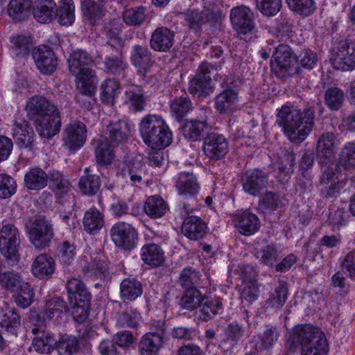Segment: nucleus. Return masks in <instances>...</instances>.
Returning a JSON list of instances; mask_svg holds the SVG:
<instances>
[{
  "mask_svg": "<svg viewBox=\"0 0 355 355\" xmlns=\"http://www.w3.org/2000/svg\"><path fill=\"white\" fill-rule=\"evenodd\" d=\"M55 348L60 355H73L80 349V340L73 335H62L55 343Z\"/></svg>",
  "mask_w": 355,
  "mask_h": 355,
  "instance_id": "nucleus-35",
  "label": "nucleus"
},
{
  "mask_svg": "<svg viewBox=\"0 0 355 355\" xmlns=\"http://www.w3.org/2000/svg\"><path fill=\"white\" fill-rule=\"evenodd\" d=\"M46 2L35 1L33 5V15L40 23L47 24L51 22L56 17L54 10L55 3L52 0H44Z\"/></svg>",
  "mask_w": 355,
  "mask_h": 355,
  "instance_id": "nucleus-27",
  "label": "nucleus"
},
{
  "mask_svg": "<svg viewBox=\"0 0 355 355\" xmlns=\"http://www.w3.org/2000/svg\"><path fill=\"white\" fill-rule=\"evenodd\" d=\"M126 103L130 104L135 110L140 111L143 110L144 105V100L143 94L137 92L135 89H129L125 92Z\"/></svg>",
  "mask_w": 355,
  "mask_h": 355,
  "instance_id": "nucleus-64",
  "label": "nucleus"
},
{
  "mask_svg": "<svg viewBox=\"0 0 355 355\" xmlns=\"http://www.w3.org/2000/svg\"><path fill=\"white\" fill-rule=\"evenodd\" d=\"M238 96L232 89H227L216 97V107L220 113H226L235 108Z\"/></svg>",
  "mask_w": 355,
  "mask_h": 355,
  "instance_id": "nucleus-38",
  "label": "nucleus"
},
{
  "mask_svg": "<svg viewBox=\"0 0 355 355\" xmlns=\"http://www.w3.org/2000/svg\"><path fill=\"white\" fill-rule=\"evenodd\" d=\"M116 53L108 55L104 61L105 68L119 78L127 76V64L123 61L122 55V43L121 40H114Z\"/></svg>",
  "mask_w": 355,
  "mask_h": 355,
  "instance_id": "nucleus-19",
  "label": "nucleus"
},
{
  "mask_svg": "<svg viewBox=\"0 0 355 355\" xmlns=\"http://www.w3.org/2000/svg\"><path fill=\"white\" fill-rule=\"evenodd\" d=\"M56 17L60 25L69 26L73 22L75 15L72 0H61Z\"/></svg>",
  "mask_w": 355,
  "mask_h": 355,
  "instance_id": "nucleus-49",
  "label": "nucleus"
},
{
  "mask_svg": "<svg viewBox=\"0 0 355 355\" xmlns=\"http://www.w3.org/2000/svg\"><path fill=\"white\" fill-rule=\"evenodd\" d=\"M109 138L113 144H119L125 140L129 128L128 124L123 121L111 123L108 125Z\"/></svg>",
  "mask_w": 355,
  "mask_h": 355,
  "instance_id": "nucleus-44",
  "label": "nucleus"
},
{
  "mask_svg": "<svg viewBox=\"0 0 355 355\" xmlns=\"http://www.w3.org/2000/svg\"><path fill=\"white\" fill-rule=\"evenodd\" d=\"M205 297L200 291L196 288H188L181 299V305L187 310H194L198 309Z\"/></svg>",
  "mask_w": 355,
  "mask_h": 355,
  "instance_id": "nucleus-48",
  "label": "nucleus"
},
{
  "mask_svg": "<svg viewBox=\"0 0 355 355\" xmlns=\"http://www.w3.org/2000/svg\"><path fill=\"white\" fill-rule=\"evenodd\" d=\"M174 36V32L166 27L157 28L151 34V49L157 51H168L173 45Z\"/></svg>",
  "mask_w": 355,
  "mask_h": 355,
  "instance_id": "nucleus-20",
  "label": "nucleus"
},
{
  "mask_svg": "<svg viewBox=\"0 0 355 355\" xmlns=\"http://www.w3.org/2000/svg\"><path fill=\"white\" fill-rule=\"evenodd\" d=\"M86 126L83 122L73 121L64 130V141L70 150H76L83 145L86 139Z\"/></svg>",
  "mask_w": 355,
  "mask_h": 355,
  "instance_id": "nucleus-14",
  "label": "nucleus"
},
{
  "mask_svg": "<svg viewBox=\"0 0 355 355\" xmlns=\"http://www.w3.org/2000/svg\"><path fill=\"white\" fill-rule=\"evenodd\" d=\"M28 113L34 119L39 116H44L46 114L60 113L54 103L42 96H34L26 103Z\"/></svg>",
  "mask_w": 355,
  "mask_h": 355,
  "instance_id": "nucleus-16",
  "label": "nucleus"
},
{
  "mask_svg": "<svg viewBox=\"0 0 355 355\" xmlns=\"http://www.w3.org/2000/svg\"><path fill=\"white\" fill-rule=\"evenodd\" d=\"M267 184V175L259 170L248 171L242 177L243 190L253 196L259 195Z\"/></svg>",
  "mask_w": 355,
  "mask_h": 355,
  "instance_id": "nucleus-11",
  "label": "nucleus"
},
{
  "mask_svg": "<svg viewBox=\"0 0 355 355\" xmlns=\"http://www.w3.org/2000/svg\"><path fill=\"white\" fill-rule=\"evenodd\" d=\"M68 311L69 307L67 302L60 297H55L46 302L42 316L44 320L50 321L59 318L62 313Z\"/></svg>",
  "mask_w": 355,
  "mask_h": 355,
  "instance_id": "nucleus-29",
  "label": "nucleus"
},
{
  "mask_svg": "<svg viewBox=\"0 0 355 355\" xmlns=\"http://www.w3.org/2000/svg\"><path fill=\"white\" fill-rule=\"evenodd\" d=\"M49 187L55 195L61 196L70 189V184L61 173L53 172L49 175Z\"/></svg>",
  "mask_w": 355,
  "mask_h": 355,
  "instance_id": "nucleus-52",
  "label": "nucleus"
},
{
  "mask_svg": "<svg viewBox=\"0 0 355 355\" xmlns=\"http://www.w3.org/2000/svg\"><path fill=\"white\" fill-rule=\"evenodd\" d=\"M82 11L90 24L94 25L104 15V0H83Z\"/></svg>",
  "mask_w": 355,
  "mask_h": 355,
  "instance_id": "nucleus-24",
  "label": "nucleus"
},
{
  "mask_svg": "<svg viewBox=\"0 0 355 355\" xmlns=\"http://www.w3.org/2000/svg\"><path fill=\"white\" fill-rule=\"evenodd\" d=\"M218 14L210 10H205L201 12L198 10H187L184 13V18L190 28L197 30L207 21H215Z\"/></svg>",
  "mask_w": 355,
  "mask_h": 355,
  "instance_id": "nucleus-26",
  "label": "nucleus"
},
{
  "mask_svg": "<svg viewBox=\"0 0 355 355\" xmlns=\"http://www.w3.org/2000/svg\"><path fill=\"white\" fill-rule=\"evenodd\" d=\"M235 225L241 234L250 236L258 231L260 222L255 214L245 211L236 217Z\"/></svg>",
  "mask_w": 355,
  "mask_h": 355,
  "instance_id": "nucleus-23",
  "label": "nucleus"
},
{
  "mask_svg": "<svg viewBox=\"0 0 355 355\" xmlns=\"http://www.w3.org/2000/svg\"><path fill=\"white\" fill-rule=\"evenodd\" d=\"M175 187L178 194L185 197H192L198 193L200 187L196 176L190 173H181L179 174Z\"/></svg>",
  "mask_w": 355,
  "mask_h": 355,
  "instance_id": "nucleus-22",
  "label": "nucleus"
},
{
  "mask_svg": "<svg viewBox=\"0 0 355 355\" xmlns=\"http://www.w3.org/2000/svg\"><path fill=\"white\" fill-rule=\"evenodd\" d=\"M141 256L146 264L153 267L162 266L165 260L163 250L158 245L154 243L144 245Z\"/></svg>",
  "mask_w": 355,
  "mask_h": 355,
  "instance_id": "nucleus-28",
  "label": "nucleus"
},
{
  "mask_svg": "<svg viewBox=\"0 0 355 355\" xmlns=\"http://www.w3.org/2000/svg\"><path fill=\"white\" fill-rule=\"evenodd\" d=\"M336 69L351 71L355 69V42L346 40L339 43L338 51L331 58Z\"/></svg>",
  "mask_w": 355,
  "mask_h": 355,
  "instance_id": "nucleus-7",
  "label": "nucleus"
},
{
  "mask_svg": "<svg viewBox=\"0 0 355 355\" xmlns=\"http://www.w3.org/2000/svg\"><path fill=\"white\" fill-rule=\"evenodd\" d=\"M324 100L330 109L338 110L344 101V93L337 87H331L325 92Z\"/></svg>",
  "mask_w": 355,
  "mask_h": 355,
  "instance_id": "nucleus-55",
  "label": "nucleus"
},
{
  "mask_svg": "<svg viewBox=\"0 0 355 355\" xmlns=\"http://www.w3.org/2000/svg\"><path fill=\"white\" fill-rule=\"evenodd\" d=\"M296 58L291 48L285 44L279 45L271 61V67L275 73L287 71L296 63Z\"/></svg>",
  "mask_w": 355,
  "mask_h": 355,
  "instance_id": "nucleus-15",
  "label": "nucleus"
},
{
  "mask_svg": "<svg viewBox=\"0 0 355 355\" xmlns=\"http://www.w3.org/2000/svg\"><path fill=\"white\" fill-rule=\"evenodd\" d=\"M260 261L266 266L272 267L279 257V252L275 245L271 243L260 250Z\"/></svg>",
  "mask_w": 355,
  "mask_h": 355,
  "instance_id": "nucleus-57",
  "label": "nucleus"
},
{
  "mask_svg": "<svg viewBox=\"0 0 355 355\" xmlns=\"http://www.w3.org/2000/svg\"><path fill=\"white\" fill-rule=\"evenodd\" d=\"M167 209V205L164 200L159 196H150L147 198L145 205V212L151 218H160Z\"/></svg>",
  "mask_w": 355,
  "mask_h": 355,
  "instance_id": "nucleus-43",
  "label": "nucleus"
},
{
  "mask_svg": "<svg viewBox=\"0 0 355 355\" xmlns=\"http://www.w3.org/2000/svg\"><path fill=\"white\" fill-rule=\"evenodd\" d=\"M32 6L31 0H11L8 12L13 19L23 21L30 15Z\"/></svg>",
  "mask_w": 355,
  "mask_h": 355,
  "instance_id": "nucleus-34",
  "label": "nucleus"
},
{
  "mask_svg": "<svg viewBox=\"0 0 355 355\" xmlns=\"http://www.w3.org/2000/svg\"><path fill=\"white\" fill-rule=\"evenodd\" d=\"M293 334L301 346L302 355H327L328 344L320 329L309 324L297 326Z\"/></svg>",
  "mask_w": 355,
  "mask_h": 355,
  "instance_id": "nucleus-4",
  "label": "nucleus"
},
{
  "mask_svg": "<svg viewBox=\"0 0 355 355\" xmlns=\"http://www.w3.org/2000/svg\"><path fill=\"white\" fill-rule=\"evenodd\" d=\"M206 223L200 218L191 216L186 218L182 225V232L189 239L197 241L207 233Z\"/></svg>",
  "mask_w": 355,
  "mask_h": 355,
  "instance_id": "nucleus-21",
  "label": "nucleus"
},
{
  "mask_svg": "<svg viewBox=\"0 0 355 355\" xmlns=\"http://www.w3.org/2000/svg\"><path fill=\"white\" fill-rule=\"evenodd\" d=\"M131 61L137 67L138 74L145 79L153 64L148 49L145 46L135 45L131 53Z\"/></svg>",
  "mask_w": 355,
  "mask_h": 355,
  "instance_id": "nucleus-13",
  "label": "nucleus"
},
{
  "mask_svg": "<svg viewBox=\"0 0 355 355\" xmlns=\"http://www.w3.org/2000/svg\"><path fill=\"white\" fill-rule=\"evenodd\" d=\"M33 58L37 69L42 73L50 74L58 66L57 59L53 50L46 46H40L33 50Z\"/></svg>",
  "mask_w": 355,
  "mask_h": 355,
  "instance_id": "nucleus-10",
  "label": "nucleus"
},
{
  "mask_svg": "<svg viewBox=\"0 0 355 355\" xmlns=\"http://www.w3.org/2000/svg\"><path fill=\"white\" fill-rule=\"evenodd\" d=\"M198 314L202 320H208L211 317L218 313V310L222 309V302L219 300L215 301V303L211 302L207 297H205L200 305L198 307Z\"/></svg>",
  "mask_w": 355,
  "mask_h": 355,
  "instance_id": "nucleus-51",
  "label": "nucleus"
},
{
  "mask_svg": "<svg viewBox=\"0 0 355 355\" xmlns=\"http://www.w3.org/2000/svg\"><path fill=\"white\" fill-rule=\"evenodd\" d=\"M200 275L191 267L185 268L181 272L179 282L183 287H191L200 282Z\"/></svg>",
  "mask_w": 355,
  "mask_h": 355,
  "instance_id": "nucleus-61",
  "label": "nucleus"
},
{
  "mask_svg": "<svg viewBox=\"0 0 355 355\" xmlns=\"http://www.w3.org/2000/svg\"><path fill=\"white\" fill-rule=\"evenodd\" d=\"M31 270L33 274L40 279L49 277L55 270L54 260L46 254H42L34 260Z\"/></svg>",
  "mask_w": 355,
  "mask_h": 355,
  "instance_id": "nucleus-25",
  "label": "nucleus"
},
{
  "mask_svg": "<svg viewBox=\"0 0 355 355\" xmlns=\"http://www.w3.org/2000/svg\"><path fill=\"white\" fill-rule=\"evenodd\" d=\"M288 7L294 12L304 16L311 14L315 7L313 0H286Z\"/></svg>",
  "mask_w": 355,
  "mask_h": 355,
  "instance_id": "nucleus-56",
  "label": "nucleus"
},
{
  "mask_svg": "<svg viewBox=\"0 0 355 355\" xmlns=\"http://www.w3.org/2000/svg\"><path fill=\"white\" fill-rule=\"evenodd\" d=\"M114 243L119 247L130 250L135 247L137 241V233L135 230L125 223H116L110 230Z\"/></svg>",
  "mask_w": 355,
  "mask_h": 355,
  "instance_id": "nucleus-8",
  "label": "nucleus"
},
{
  "mask_svg": "<svg viewBox=\"0 0 355 355\" xmlns=\"http://www.w3.org/2000/svg\"><path fill=\"white\" fill-rule=\"evenodd\" d=\"M26 229L31 243L39 250L48 248L54 236L52 225L42 217L29 220Z\"/></svg>",
  "mask_w": 355,
  "mask_h": 355,
  "instance_id": "nucleus-5",
  "label": "nucleus"
},
{
  "mask_svg": "<svg viewBox=\"0 0 355 355\" xmlns=\"http://www.w3.org/2000/svg\"><path fill=\"white\" fill-rule=\"evenodd\" d=\"M20 325V317L14 309L7 311L0 319V326L12 334H17Z\"/></svg>",
  "mask_w": 355,
  "mask_h": 355,
  "instance_id": "nucleus-50",
  "label": "nucleus"
},
{
  "mask_svg": "<svg viewBox=\"0 0 355 355\" xmlns=\"http://www.w3.org/2000/svg\"><path fill=\"white\" fill-rule=\"evenodd\" d=\"M95 155L98 165H109L113 161L114 153L112 146L108 143L106 137H101L96 141Z\"/></svg>",
  "mask_w": 355,
  "mask_h": 355,
  "instance_id": "nucleus-32",
  "label": "nucleus"
},
{
  "mask_svg": "<svg viewBox=\"0 0 355 355\" xmlns=\"http://www.w3.org/2000/svg\"><path fill=\"white\" fill-rule=\"evenodd\" d=\"M49 182V175L40 168L35 167L25 175L24 182L26 187L31 190H40L44 188Z\"/></svg>",
  "mask_w": 355,
  "mask_h": 355,
  "instance_id": "nucleus-30",
  "label": "nucleus"
},
{
  "mask_svg": "<svg viewBox=\"0 0 355 355\" xmlns=\"http://www.w3.org/2000/svg\"><path fill=\"white\" fill-rule=\"evenodd\" d=\"M196 74L189 83V90L191 94L197 95L198 97L207 96L212 92L213 87L211 85V78L200 76Z\"/></svg>",
  "mask_w": 355,
  "mask_h": 355,
  "instance_id": "nucleus-41",
  "label": "nucleus"
},
{
  "mask_svg": "<svg viewBox=\"0 0 355 355\" xmlns=\"http://www.w3.org/2000/svg\"><path fill=\"white\" fill-rule=\"evenodd\" d=\"M338 145L339 141L332 132H325L320 135L318 141L317 152L319 155L329 158Z\"/></svg>",
  "mask_w": 355,
  "mask_h": 355,
  "instance_id": "nucleus-36",
  "label": "nucleus"
},
{
  "mask_svg": "<svg viewBox=\"0 0 355 355\" xmlns=\"http://www.w3.org/2000/svg\"><path fill=\"white\" fill-rule=\"evenodd\" d=\"M164 336L165 329L163 327L146 333L139 343L140 355H157L163 346Z\"/></svg>",
  "mask_w": 355,
  "mask_h": 355,
  "instance_id": "nucleus-9",
  "label": "nucleus"
},
{
  "mask_svg": "<svg viewBox=\"0 0 355 355\" xmlns=\"http://www.w3.org/2000/svg\"><path fill=\"white\" fill-rule=\"evenodd\" d=\"M16 187L12 178L6 174H0V198H9L15 193Z\"/></svg>",
  "mask_w": 355,
  "mask_h": 355,
  "instance_id": "nucleus-59",
  "label": "nucleus"
},
{
  "mask_svg": "<svg viewBox=\"0 0 355 355\" xmlns=\"http://www.w3.org/2000/svg\"><path fill=\"white\" fill-rule=\"evenodd\" d=\"M34 132L27 123H22L17 125L14 130L13 138L16 145L19 148H30L33 141Z\"/></svg>",
  "mask_w": 355,
  "mask_h": 355,
  "instance_id": "nucleus-33",
  "label": "nucleus"
},
{
  "mask_svg": "<svg viewBox=\"0 0 355 355\" xmlns=\"http://www.w3.org/2000/svg\"><path fill=\"white\" fill-rule=\"evenodd\" d=\"M83 225L87 232L94 233L101 230L103 226V215L96 208L92 207L85 212Z\"/></svg>",
  "mask_w": 355,
  "mask_h": 355,
  "instance_id": "nucleus-39",
  "label": "nucleus"
},
{
  "mask_svg": "<svg viewBox=\"0 0 355 355\" xmlns=\"http://www.w3.org/2000/svg\"><path fill=\"white\" fill-rule=\"evenodd\" d=\"M39 135L44 138H51L60 131L61 119L60 113L46 114L35 119Z\"/></svg>",
  "mask_w": 355,
  "mask_h": 355,
  "instance_id": "nucleus-18",
  "label": "nucleus"
},
{
  "mask_svg": "<svg viewBox=\"0 0 355 355\" xmlns=\"http://www.w3.org/2000/svg\"><path fill=\"white\" fill-rule=\"evenodd\" d=\"M89 168H85V175L81 177L79 186L81 191L87 195H94L100 188L101 180L99 176L89 173Z\"/></svg>",
  "mask_w": 355,
  "mask_h": 355,
  "instance_id": "nucleus-42",
  "label": "nucleus"
},
{
  "mask_svg": "<svg viewBox=\"0 0 355 355\" xmlns=\"http://www.w3.org/2000/svg\"><path fill=\"white\" fill-rule=\"evenodd\" d=\"M13 51L17 56L24 57L28 53L32 48L30 40L24 35H18L12 40Z\"/></svg>",
  "mask_w": 355,
  "mask_h": 355,
  "instance_id": "nucleus-63",
  "label": "nucleus"
},
{
  "mask_svg": "<svg viewBox=\"0 0 355 355\" xmlns=\"http://www.w3.org/2000/svg\"><path fill=\"white\" fill-rule=\"evenodd\" d=\"M119 83L115 79H107L101 87V100L103 103L113 105L115 98L119 93Z\"/></svg>",
  "mask_w": 355,
  "mask_h": 355,
  "instance_id": "nucleus-46",
  "label": "nucleus"
},
{
  "mask_svg": "<svg viewBox=\"0 0 355 355\" xmlns=\"http://www.w3.org/2000/svg\"><path fill=\"white\" fill-rule=\"evenodd\" d=\"M315 110L311 107L300 110L284 106L277 114V122L287 137L293 142L303 141L314 125Z\"/></svg>",
  "mask_w": 355,
  "mask_h": 355,
  "instance_id": "nucleus-1",
  "label": "nucleus"
},
{
  "mask_svg": "<svg viewBox=\"0 0 355 355\" xmlns=\"http://www.w3.org/2000/svg\"><path fill=\"white\" fill-rule=\"evenodd\" d=\"M141 319L140 314L132 309L126 310L119 314L118 324L122 327H137Z\"/></svg>",
  "mask_w": 355,
  "mask_h": 355,
  "instance_id": "nucleus-58",
  "label": "nucleus"
},
{
  "mask_svg": "<svg viewBox=\"0 0 355 355\" xmlns=\"http://www.w3.org/2000/svg\"><path fill=\"white\" fill-rule=\"evenodd\" d=\"M257 7L266 16L276 15L282 8V0H257Z\"/></svg>",
  "mask_w": 355,
  "mask_h": 355,
  "instance_id": "nucleus-60",
  "label": "nucleus"
},
{
  "mask_svg": "<svg viewBox=\"0 0 355 355\" xmlns=\"http://www.w3.org/2000/svg\"><path fill=\"white\" fill-rule=\"evenodd\" d=\"M207 123L187 121L183 128L185 137L193 141L200 140L207 134Z\"/></svg>",
  "mask_w": 355,
  "mask_h": 355,
  "instance_id": "nucleus-47",
  "label": "nucleus"
},
{
  "mask_svg": "<svg viewBox=\"0 0 355 355\" xmlns=\"http://www.w3.org/2000/svg\"><path fill=\"white\" fill-rule=\"evenodd\" d=\"M20 243L18 229L12 224H6L0 230V251L8 259L16 260Z\"/></svg>",
  "mask_w": 355,
  "mask_h": 355,
  "instance_id": "nucleus-6",
  "label": "nucleus"
},
{
  "mask_svg": "<svg viewBox=\"0 0 355 355\" xmlns=\"http://www.w3.org/2000/svg\"><path fill=\"white\" fill-rule=\"evenodd\" d=\"M141 137L152 149L167 147L172 141V134L161 117L157 115L146 116L140 123Z\"/></svg>",
  "mask_w": 355,
  "mask_h": 355,
  "instance_id": "nucleus-3",
  "label": "nucleus"
},
{
  "mask_svg": "<svg viewBox=\"0 0 355 355\" xmlns=\"http://www.w3.org/2000/svg\"><path fill=\"white\" fill-rule=\"evenodd\" d=\"M70 72L76 78V87L84 95L94 93L96 78L90 69L94 64L92 56L84 50L74 51L68 59Z\"/></svg>",
  "mask_w": 355,
  "mask_h": 355,
  "instance_id": "nucleus-2",
  "label": "nucleus"
},
{
  "mask_svg": "<svg viewBox=\"0 0 355 355\" xmlns=\"http://www.w3.org/2000/svg\"><path fill=\"white\" fill-rule=\"evenodd\" d=\"M203 150L208 157L218 159L227 153L228 144L223 135L211 132L205 138Z\"/></svg>",
  "mask_w": 355,
  "mask_h": 355,
  "instance_id": "nucleus-12",
  "label": "nucleus"
},
{
  "mask_svg": "<svg viewBox=\"0 0 355 355\" xmlns=\"http://www.w3.org/2000/svg\"><path fill=\"white\" fill-rule=\"evenodd\" d=\"M146 12L143 6L127 8L123 12V20L129 26H141L146 20Z\"/></svg>",
  "mask_w": 355,
  "mask_h": 355,
  "instance_id": "nucleus-45",
  "label": "nucleus"
},
{
  "mask_svg": "<svg viewBox=\"0 0 355 355\" xmlns=\"http://www.w3.org/2000/svg\"><path fill=\"white\" fill-rule=\"evenodd\" d=\"M339 162L345 169H351L354 167L355 146L354 144H349L343 148Z\"/></svg>",
  "mask_w": 355,
  "mask_h": 355,
  "instance_id": "nucleus-62",
  "label": "nucleus"
},
{
  "mask_svg": "<svg viewBox=\"0 0 355 355\" xmlns=\"http://www.w3.org/2000/svg\"><path fill=\"white\" fill-rule=\"evenodd\" d=\"M191 109V103L187 96L175 98L171 101V113L178 121H180Z\"/></svg>",
  "mask_w": 355,
  "mask_h": 355,
  "instance_id": "nucleus-53",
  "label": "nucleus"
},
{
  "mask_svg": "<svg viewBox=\"0 0 355 355\" xmlns=\"http://www.w3.org/2000/svg\"><path fill=\"white\" fill-rule=\"evenodd\" d=\"M230 19L234 28L240 33L245 34L254 28L252 13L247 7L241 6L232 9Z\"/></svg>",
  "mask_w": 355,
  "mask_h": 355,
  "instance_id": "nucleus-17",
  "label": "nucleus"
},
{
  "mask_svg": "<svg viewBox=\"0 0 355 355\" xmlns=\"http://www.w3.org/2000/svg\"><path fill=\"white\" fill-rule=\"evenodd\" d=\"M144 164L139 161L129 162L122 171L123 177L130 180L133 184L140 183L145 175Z\"/></svg>",
  "mask_w": 355,
  "mask_h": 355,
  "instance_id": "nucleus-40",
  "label": "nucleus"
},
{
  "mask_svg": "<svg viewBox=\"0 0 355 355\" xmlns=\"http://www.w3.org/2000/svg\"><path fill=\"white\" fill-rule=\"evenodd\" d=\"M32 333L35 335L32 343L34 350L41 354L49 352L51 344L53 341V335L46 331L42 326L33 327Z\"/></svg>",
  "mask_w": 355,
  "mask_h": 355,
  "instance_id": "nucleus-31",
  "label": "nucleus"
},
{
  "mask_svg": "<svg viewBox=\"0 0 355 355\" xmlns=\"http://www.w3.org/2000/svg\"><path fill=\"white\" fill-rule=\"evenodd\" d=\"M288 297V288L285 282H280L270 295L267 301L270 305L281 308L284 306Z\"/></svg>",
  "mask_w": 355,
  "mask_h": 355,
  "instance_id": "nucleus-54",
  "label": "nucleus"
},
{
  "mask_svg": "<svg viewBox=\"0 0 355 355\" xmlns=\"http://www.w3.org/2000/svg\"><path fill=\"white\" fill-rule=\"evenodd\" d=\"M120 292L123 300H134L142 294L143 287L138 280L127 278L121 282Z\"/></svg>",
  "mask_w": 355,
  "mask_h": 355,
  "instance_id": "nucleus-37",
  "label": "nucleus"
}]
</instances>
